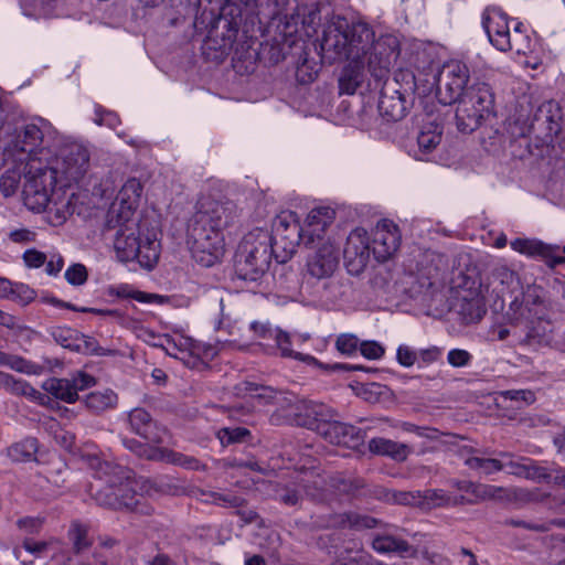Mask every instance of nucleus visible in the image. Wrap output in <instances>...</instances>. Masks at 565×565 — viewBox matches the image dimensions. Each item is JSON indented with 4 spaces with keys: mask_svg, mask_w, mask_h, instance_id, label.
<instances>
[{
    "mask_svg": "<svg viewBox=\"0 0 565 565\" xmlns=\"http://www.w3.org/2000/svg\"><path fill=\"white\" fill-rule=\"evenodd\" d=\"M140 183L132 179L120 190V202L113 204L107 213L105 230H116L114 248L120 262L137 260L148 270L152 269L160 256V242L157 231L150 228L147 218H136L131 195L135 200L141 195Z\"/></svg>",
    "mask_w": 565,
    "mask_h": 565,
    "instance_id": "nucleus-1",
    "label": "nucleus"
},
{
    "mask_svg": "<svg viewBox=\"0 0 565 565\" xmlns=\"http://www.w3.org/2000/svg\"><path fill=\"white\" fill-rule=\"evenodd\" d=\"M256 7H239L237 3H225L218 14L204 7L202 13L194 20L196 32L206 31L201 46L202 55L206 61L220 63L230 53L238 32L246 39L257 38V33L265 38L269 21L265 24Z\"/></svg>",
    "mask_w": 565,
    "mask_h": 565,
    "instance_id": "nucleus-2",
    "label": "nucleus"
},
{
    "mask_svg": "<svg viewBox=\"0 0 565 565\" xmlns=\"http://www.w3.org/2000/svg\"><path fill=\"white\" fill-rule=\"evenodd\" d=\"M238 209L232 201L202 200L188 226L192 257L204 267L214 265L224 250L223 232L238 222Z\"/></svg>",
    "mask_w": 565,
    "mask_h": 565,
    "instance_id": "nucleus-3",
    "label": "nucleus"
},
{
    "mask_svg": "<svg viewBox=\"0 0 565 565\" xmlns=\"http://www.w3.org/2000/svg\"><path fill=\"white\" fill-rule=\"evenodd\" d=\"M97 475L100 483L92 484L90 491L98 505L142 515L152 513L143 498L157 491L151 480L136 478L129 468L107 461L98 462Z\"/></svg>",
    "mask_w": 565,
    "mask_h": 565,
    "instance_id": "nucleus-4",
    "label": "nucleus"
},
{
    "mask_svg": "<svg viewBox=\"0 0 565 565\" xmlns=\"http://www.w3.org/2000/svg\"><path fill=\"white\" fill-rule=\"evenodd\" d=\"M374 41V32L366 23L350 25L345 19L339 18L326 25L320 49L323 58L349 61L343 71H363L369 49Z\"/></svg>",
    "mask_w": 565,
    "mask_h": 565,
    "instance_id": "nucleus-5",
    "label": "nucleus"
},
{
    "mask_svg": "<svg viewBox=\"0 0 565 565\" xmlns=\"http://www.w3.org/2000/svg\"><path fill=\"white\" fill-rule=\"evenodd\" d=\"M334 215L331 207L322 206L311 210L303 225L297 220L280 217L274 226L270 243L277 263H287L300 243L305 247H315L316 239H322V234L333 223Z\"/></svg>",
    "mask_w": 565,
    "mask_h": 565,
    "instance_id": "nucleus-6",
    "label": "nucleus"
},
{
    "mask_svg": "<svg viewBox=\"0 0 565 565\" xmlns=\"http://www.w3.org/2000/svg\"><path fill=\"white\" fill-rule=\"evenodd\" d=\"M271 235L257 230L244 236L235 258V273L239 279L256 281L268 269L274 253Z\"/></svg>",
    "mask_w": 565,
    "mask_h": 565,
    "instance_id": "nucleus-7",
    "label": "nucleus"
},
{
    "mask_svg": "<svg viewBox=\"0 0 565 565\" xmlns=\"http://www.w3.org/2000/svg\"><path fill=\"white\" fill-rule=\"evenodd\" d=\"M23 185V200L28 209L42 212L52 204L56 206L52 198L55 186L61 185L56 171L50 164L42 166L36 159L28 162Z\"/></svg>",
    "mask_w": 565,
    "mask_h": 565,
    "instance_id": "nucleus-8",
    "label": "nucleus"
},
{
    "mask_svg": "<svg viewBox=\"0 0 565 565\" xmlns=\"http://www.w3.org/2000/svg\"><path fill=\"white\" fill-rule=\"evenodd\" d=\"M457 104V128L469 134L478 129L482 120L493 111L494 96L487 83H476L469 86Z\"/></svg>",
    "mask_w": 565,
    "mask_h": 565,
    "instance_id": "nucleus-9",
    "label": "nucleus"
},
{
    "mask_svg": "<svg viewBox=\"0 0 565 565\" xmlns=\"http://www.w3.org/2000/svg\"><path fill=\"white\" fill-rule=\"evenodd\" d=\"M507 319L514 328V334L521 344L529 347H539L548 343L551 340V326L548 321L543 320L537 311L529 306V300L515 298L507 311Z\"/></svg>",
    "mask_w": 565,
    "mask_h": 565,
    "instance_id": "nucleus-10",
    "label": "nucleus"
},
{
    "mask_svg": "<svg viewBox=\"0 0 565 565\" xmlns=\"http://www.w3.org/2000/svg\"><path fill=\"white\" fill-rule=\"evenodd\" d=\"M320 20L318 10L308 9L306 6L296 4L290 12H276L269 19L268 32L276 29L280 36L276 39H292L303 31L305 35L316 33V24Z\"/></svg>",
    "mask_w": 565,
    "mask_h": 565,
    "instance_id": "nucleus-11",
    "label": "nucleus"
},
{
    "mask_svg": "<svg viewBox=\"0 0 565 565\" xmlns=\"http://www.w3.org/2000/svg\"><path fill=\"white\" fill-rule=\"evenodd\" d=\"M50 166L56 171L61 186H68L71 182H77L87 172L88 150L78 143L67 145L60 150Z\"/></svg>",
    "mask_w": 565,
    "mask_h": 565,
    "instance_id": "nucleus-12",
    "label": "nucleus"
},
{
    "mask_svg": "<svg viewBox=\"0 0 565 565\" xmlns=\"http://www.w3.org/2000/svg\"><path fill=\"white\" fill-rule=\"evenodd\" d=\"M322 234V239H316L312 254L307 258L306 274L315 279H324L333 275L339 265L340 248L330 238Z\"/></svg>",
    "mask_w": 565,
    "mask_h": 565,
    "instance_id": "nucleus-13",
    "label": "nucleus"
},
{
    "mask_svg": "<svg viewBox=\"0 0 565 565\" xmlns=\"http://www.w3.org/2000/svg\"><path fill=\"white\" fill-rule=\"evenodd\" d=\"M412 105L411 94L401 87V82L396 76L393 81L384 83L379 102V111L384 119L387 121L402 120Z\"/></svg>",
    "mask_w": 565,
    "mask_h": 565,
    "instance_id": "nucleus-14",
    "label": "nucleus"
},
{
    "mask_svg": "<svg viewBox=\"0 0 565 565\" xmlns=\"http://www.w3.org/2000/svg\"><path fill=\"white\" fill-rule=\"evenodd\" d=\"M398 55V39L392 34L382 35L369 49L365 68L367 71H390Z\"/></svg>",
    "mask_w": 565,
    "mask_h": 565,
    "instance_id": "nucleus-15",
    "label": "nucleus"
},
{
    "mask_svg": "<svg viewBox=\"0 0 565 565\" xmlns=\"http://www.w3.org/2000/svg\"><path fill=\"white\" fill-rule=\"evenodd\" d=\"M43 141V134L41 129L34 124H28L20 130H17L15 136L6 147V153L11 156L17 161L28 160L30 162L34 158L35 150Z\"/></svg>",
    "mask_w": 565,
    "mask_h": 565,
    "instance_id": "nucleus-16",
    "label": "nucleus"
},
{
    "mask_svg": "<svg viewBox=\"0 0 565 565\" xmlns=\"http://www.w3.org/2000/svg\"><path fill=\"white\" fill-rule=\"evenodd\" d=\"M371 247L365 233L353 231L343 249L344 266L349 274L358 276L367 265Z\"/></svg>",
    "mask_w": 565,
    "mask_h": 565,
    "instance_id": "nucleus-17",
    "label": "nucleus"
},
{
    "mask_svg": "<svg viewBox=\"0 0 565 565\" xmlns=\"http://www.w3.org/2000/svg\"><path fill=\"white\" fill-rule=\"evenodd\" d=\"M482 25L489 41L501 52L513 49L510 36L509 18L499 9H486L482 14Z\"/></svg>",
    "mask_w": 565,
    "mask_h": 565,
    "instance_id": "nucleus-18",
    "label": "nucleus"
},
{
    "mask_svg": "<svg viewBox=\"0 0 565 565\" xmlns=\"http://www.w3.org/2000/svg\"><path fill=\"white\" fill-rule=\"evenodd\" d=\"M563 111L561 106L548 100L540 105L533 116L530 127L533 131L543 134L544 139L553 140L562 131Z\"/></svg>",
    "mask_w": 565,
    "mask_h": 565,
    "instance_id": "nucleus-19",
    "label": "nucleus"
},
{
    "mask_svg": "<svg viewBox=\"0 0 565 565\" xmlns=\"http://www.w3.org/2000/svg\"><path fill=\"white\" fill-rule=\"evenodd\" d=\"M401 235L397 226L390 221L379 222L370 244L371 250L379 262H386L398 249Z\"/></svg>",
    "mask_w": 565,
    "mask_h": 565,
    "instance_id": "nucleus-20",
    "label": "nucleus"
},
{
    "mask_svg": "<svg viewBox=\"0 0 565 565\" xmlns=\"http://www.w3.org/2000/svg\"><path fill=\"white\" fill-rule=\"evenodd\" d=\"M443 73H395L401 82V87L405 92L418 97L428 96L431 93L443 95L441 75Z\"/></svg>",
    "mask_w": 565,
    "mask_h": 565,
    "instance_id": "nucleus-21",
    "label": "nucleus"
},
{
    "mask_svg": "<svg viewBox=\"0 0 565 565\" xmlns=\"http://www.w3.org/2000/svg\"><path fill=\"white\" fill-rule=\"evenodd\" d=\"M297 409L299 411L296 413L297 424L315 429L320 435H322L324 425L327 426L333 418L338 417L334 409L321 403L303 401L297 406Z\"/></svg>",
    "mask_w": 565,
    "mask_h": 565,
    "instance_id": "nucleus-22",
    "label": "nucleus"
},
{
    "mask_svg": "<svg viewBox=\"0 0 565 565\" xmlns=\"http://www.w3.org/2000/svg\"><path fill=\"white\" fill-rule=\"evenodd\" d=\"M397 529L390 524V527L374 534L371 546L379 554H394L399 557H416L417 548L406 540L395 535L391 530Z\"/></svg>",
    "mask_w": 565,
    "mask_h": 565,
    "instance_id": "nucleus-23",
    "label": "nucleus"
},
{
    "mask_svg": "<svg viewBox=\"0 0 565 565\" xmlns=\"http://www.w3.org/2000/svg\"><path fill=\"white\" fill-rule=\"evenodd\" d=\"M322 436L331 444L356 449L364 443V431L353 425L342 423L335 418L324 425Z\"/></svg>",
    "mask_w": 565,
    "mask_h": 565,
    "instance_id": "nucleus-24",
    "label": "nucleus"
},
{
    "mask_svg": "<svg viewBox=\"0 0 565 565\" xmlns=\"http://www.w3.org/2000/svg\"><path fill=\"white\" fill-rule=\"evenodd\" d=\"M128 422L135 434L152 444L163 443L168 434L167 429L159 426L151 415L141 407H136L129 412Z\"/></svg>",
    "mask_w": 565,
    "mask_h": 565,
    "instance_id": "nucleus-25",
    "label": "nucleus"
},
{
    "mask_svg": "<svg viewBox=\"0 0 565 565\" xmlns=\"http://www.w3.org/2000/svg\"><path fill=\"white\" fill-rule=\"evenodd\" d=\"M510 245L518 253L530 257H542L551 268L565 264V256L556 255L559 249L557 245L545 244L535 238H515Z\"/></svg>",
    "mask_w": 565,
    "mask_h": 565,
    "instance_id": "nucleus-26",
    "label": "nucleus"
},
{
    "mask_svg": "<svg viewBox=\"0 0 565 565\" xmlns=\"http://www.w3.org/2000/svg\"><path fill=\"white\" fill-rule=\"evenodd\" d=\"M333 524L342 529L354 531L387 529L390 524L382 520L359 512H344L334 516Z\"/></svg>",
    "mask_w": 565,
    "mask_h": 565,
    "instance_id": "nucleus-27",
    "label": "nucleus"
},
{
    "mask_svg": "<svg viewBox=\"0 0 565 565\" xmlns=\"http://www.w3.org/2000/svg\"><path fill=\"white\" fill-rule=\"evenodd\" d=\"M276 36H280L279 32L276 29H271V34L265 36V43H260L257 57L263 67H275L285 58L282 43L290 39H276Z\"/></svg>",
    "mask_w": 565,
    "mask_h": 565,
    "instance_id": "nucleus-28",
    "label": "nucleus"
},
{
    "mask_svg": "<svg viewBox=\"0 0 565 565\" xmlns=\"http://www.w3.org/2000/svg\"><path fill=\"white\" fill-rule=\"evenodd\" d=\"M469 82L468 73H446L441 79L443 95H438L444 104L458 103L463 97Z\"/></svg>",
    "mask_w": 565,
    "mask_h": 565,
    "instance_id": "nucleus-29",
    "label": "nucleus"
},
{
    "mask_svg": "<svg viewBox=\"0 0 565 565\" xmlns=\"http://www.w3.org/2000/svg\"><path fill=\"white\" fill-rule=\"evenodd\" d=\"M369 450L374 455L387 456L399 462L405 461L411 454V448L406 444L382 437L372 438L369 441Z\"/></svg>",
    "mask_w": 565,
    "mask_h": 565,
    "instance_id": "nucleus-30",
    "label": "nucleus"
},
{
    "mask_svg": "<svg viewBox=\"0 0 565 565\" xmlns=\"http://www.w3.org/2000/svg\"><path fill=\"white\" fill-rule=\"evenodd\" d=\"M117 402V394L109 388L90 392L83 398L85 407L90 413L96 415H99L108 409L115 408Z\"/></svg>",
    "mask_w": 565,
    "mask_h": 565,
    "instance_id": "nucleus-31",
    "label": "nucleus"
},
{
    "mask_svg": "<svg viewBox=\"0 0 565 565\" xmlns=\"http://www.w3.org/2000/svg\"><path fill=\"white\" fill-rule=\"evenodd\" d=\"M338 85L340 95L365 94L371 90L367 73H340Z\"/></svg>",
    "mask_w": 565,
    "mask_h": 565,
    "instance_id": "nucleus-32",
    "label": "nucleus"
},
{
    "mask_svg": "<svg viewBox=\"0 0 565 565\" xmlns=\"http://www.w3.org/2000/svg\"><path fill=\"white\" fill-rule=\"evenodd\" d=\"M42 388L62 402L72 404L78 399L70 379L51 377L43 382Z\"/></svg>",
    "mask_w": 565,
    "mask_h": 565,
    "instance_id": "nucleus-33",
    "label": "nucleus"
},
{
    "mask_svg": "<svg viewBox=\"0 0 565 565\" xmlns=\"http://www.w3.org/2000/svg\"><path fill=\"white\" fill-rule=\"evenodd\" d=\"M302 492L308 495H315L309 489V480L301 479L300 483L296 486L277 484L275 489V499L288 507L298 505L302 499Z\"/></svg>",
    "mask_w": 565,
    "mask_h": 565,
    "instance_id": "nucleus-34",
    "label": "nucleus"
},
{
    "mask_svg": "<svg viewBox=\"0 0 565 565\" xmlns=\"http://www.w3.org/2000/svg\"><path fill=\"white\" fill-rule=\"evenodd\" d=\"M443 126L436 121L424 124L417 136L418 149L422 153H430L440 143Z\"/></svg>",
    "mask_w": 565,
    "mask_h": 565,
    "instance_id": "nucleus-35",
    "label": "nucleus"
},
{
    "mask_svg": "<svg viewBox=\"0 0 565 565\" xmlns=\"http://www.w3.org/2000/svg\"><path fill=\"white\" fill-rule=\"evenodd\" d=\"M234 390L235 394L238 396L249 395L259 399L264 404L273 403L278 394V391L270 386L258 385L248 381L236 384Z\"/></svg>",
    "mask_w": 565,
    "mask_h": 565,
    "instance_id": "nucleus-36",
    "label": "nucleus"
},
{
    "mask_svg": "<svg viewBox=\"0 0 565 565\" xmlns=\"http://www.w3.org/2000/svg\"><path fill=\"white\" fill-rule=\"evenodd\" d=\"M525 461L524 463L510 462L509 465L514 469L513 473L536 482H551L552 473L547 468L537 465L531 459H525Z\"/></svg>",
    "mask_w": 565,
    "mask_h": 565,
    "instance_id": "nucleus-37",
    "label": "nucleus"
},
{
    "mask_svg": "<svg viewBox=\"0 0 565 565\" xmlns=\"http://www.w3.org/2000/svg\"><path fill=\"white\" fill-rule=\"evenodd\" d=\"M36 451L38 440L30 437L11 445L7 449V455L12 461L25 462L34 460Z\"/></svg>",
    "mask_w": 565,
    "mask_h": 565,
    "instance_id": "nucleus-38",
    "label": "nucleus"
},
{
    "mask_svg": "<svg viewBox=\"0 0 565 565\" xmlns=\"http://www.w3.org/2000/svg\"><path fill=\"white\" fill-rule=\"evenodd\" d=\"M273 338L275 339L276 345L280 350V355L282 358H291V359L307 361V362L315 361V358H312L310 355H305L300 352H297V351H294L292 349H290L291 339H290L289 333H287L282 330H279V329H275V333H274Z\"/></svg>",
    "mask_w": 565,
    "mask_h": 565,
    "instance_id": "nucleus-39",
    "label": "nucleus"
},
{
    "mask_svg": "<svg viewBox=\"0 0 565 565\" xmlns=\"http://www.w3.org/2000/svg\"><path fill=\"white\" fill-rule=\"evenodd\" d=\"M68 536L76 553H82L92 545V541L88 537V527L77 521L72 522Z\"/></svg>",
    "mask_w": 565,
    "mask_h": 565,
    "instance_id": "nucleus-40",
    "label": "nucleus"
},
{
    "mask_svg": "<svg viewBox=\"0 0 565 565\" xmlns=\"http://www.w3.org/2000/svg\"><path fill=\"white\" fill-rule=\"evenodd\" d=\"M6 392L13 394V395L32 397L34 399H38L41 404H45V401L50 399L49 396L43 395L42 393L36 391L34 387H32L29 383H26L25 381L15 379L14 376H12Z\"/></svg>",
    "mask_w": 565,
    "mask_h": 565,
    "instance_id": "nucleus-41",
    "label": "nucleus"
},
{
    "mask_svg": "<svg viewBox=\"0 0 565 565\" xmlns=\"http://www.w3.org/2000/svg\"><path fill=\"white\" fill-rule=\"evenodd\" d=\"M460 315L466 323H473L486 315V308L479 298L463 299L460 305Z\"/></svg>",
    "mask_w": 565,
    "mask_h": 565,
    "instance_id": "nucleus-42",
    "label": "nucleus"
},
{
    "mask_svg": "<svg viewBox=\"0 0 565 565\" xmlns=\"http://www.w3.org/2000/svg\"><path fill=\"white\" fill-rule=\"evenodd\" d=\"M124 446L135 452L139 457H145L147 459H167L170 460V455L168 457L164 456L166 450L161 449H152L147 445L139 443L136 439H124Z\"/></svg>",
    "mask_w": 565,
    "mask_h": 565,
    "instance_id": "nucleus-43",
    "label": "nucleus"
},
{
    "mask_svg": "<svg viewBox=\"0 0 565 565\" xmlns=\"http://www.w3.org/2000/svg\"><path fill=\"white\" fill-rule=\"evenodd\" d=\"M465 465L484 475H491L503 469L502 462L492 458L468 457L465 460Z\"/></svg>",
    "mask_w": 565,
    "mask_h": 565,
    "instance_id": "nucleus-44",
    "label": "nucleus"
},
{
    "mask_svg": "<svg viewBox=\"0 0 565 565\" xmlns=\"http://www.w3.org/2000/svg\"><path fill=\"white\" fill-rule=\"evenodd\" d=\"M504 488L491 486V484H482L476 483L471 490L472 500H476V504L486 501V500H499L502 499V493L504 492Z\"/></svg>",
    "mask_w": 565,
    "mask_h": 565,
    "instance_id": "nucleus-45",
    "label": "nucleus"
},
{
    "mask_svg": "<svg viewBox=\"0 0 565 565\" xmlns=\"http://www.w3.org/2000/svg\"><path fill=\"white\" fill-rule=\"evenodd\" d=\"M249 436L250 431L245 427H225L217 431V438L223 446L243 443Z\"/></svg>",
    "mask_w": 565,
    "mask_h": 565,
    "instance_id": "nucleus-46",
    "label": "nucleus"
},
{
    "mask_svg": "<svg viewBox=\"0 0 565 565\" xmlns=\"http://www.w3.org/2000/svg\"><path fill=\"white\" fill-rule=\"evenodd\" d=\"M500 395L504 399H509L516 403V408L529 406L535 402V394L531 390H509L503 391Z\"/></svg>",
    "mask_w": 565,
    "mask_h": 565,
    "instance_id": "nucleus-47",
    "label": "nucleus"
},
{
    "mask_svg": "<svg viewBox=\"0 0 565 565\" xmlns=\"http://www.w3.org/2000/svg\"><path fill=\"white\" fill-rule=\"evenodd\" d=\"M51 302L54 305L64 307L66 309L73 310V311L90 312V313L98 315V316H109V317H114L116 319L122 318V315L120 313V311H118L116 309H97V308H87V307L79 308L70 302H63L57 299H52Z\"/></svg>",
    "mask_w": 565,
    "mask_h": 565,
    "instance_id": "nucleus-48",
    "label": "nucleus"
},
{
    "mask_svg": "<svg viewBox=\"0 0 565 565\" xmlns=\"http://www.w3.org/2000/svg\"><path fill=\"white\" fill-rule=\"evenodd\" d=\"M211 502L230 508H242L246 504V500L242 497L235 495L233 493H220V492H210Z\"/></svg>",
    "mask_w": 565,
    "mask_h": 565,
    "instance_id": "nucleus-49",
    "label": "nucleus"
},
{
    "mask_svg": "<svg viewBox=\"0 0 565 565\" xmlns=\"http://www.w3.org/2000/svg\"><path fill=\"white\" fill-rule=\"evenodd\" d=\"M422 498L433 508L446 507L451 503V498L444 490L439 489L426 490Z\"/></svg>",
    "mask_w": 565,
    "mask_h": 565,
    "instance_id": "nucleus-50",
    "label": "nucleus"
},
{
    "mask_svg": "<svg viewBox=\"0 0 565 565\" xmlns=\"http://www.w3.org/2000/svg\"><path fill=\"white\" fill-rule=\"evenodd\" d=\"M87 269L83 264H73L65 271V279L74 286L84 285L87 280Z\"/></svg>",
    "mask_w": 565,
    "mask_h": 565,
    "instance_id": "nucleus-51",
    "label": "nucleus"
},
{
    "mask_svg": "<svg viewBox=\"0 0 565 565\" xmlns=\"http://www.w3.org/2000/svg\"><path fill=\"white\" fill-rule=\"evenodd\" d=\"M429 68L430 71H462L467 70V65L457 58H443L439 56L437 61H431Z\"/></svg>",
    "mask_w": 565,
    "mask_h": 565,
    "instance_id": "nucleus-52",
    "label": "nucleus"
},
{
    "mask_svg": "<svg viewBox=\"0 0 565 565\" xmlns=\"http://www.w3.org/2000/svg\"><path fill=\"white\" fill-rule=\"evenodd\" d=\"M337 349L344 354H351L356 351L359 339L353 334H342L337 339Z\"/></svg>",
    "mask_w": 565,
    "mask_h": 565,
    "instance_id": "nucleus-53",
    "label": "nucleus"
},
{
    "mask_svg": "<svg viewBox=\"0 0 565 565\" xmlns=\"http://www.w3.org/2000/svg\"><path fill=\"white\" fill-rule=\"evenodd\" d=\"M448 363L454 367H462L469 364L471 354L461 349H452L447 355Z\"/></svg>",
    "mask_w": 565,
    "mask_h": 565,
    "instance_id": "nucleus-54",
    "label": "nucleus"
},
{
    "mask_svg": "<svg viewBox=\"0 0 565 565\" xmlns=\"http://www.w3.org/2000/svg\"><path fill=\"white\" fill-rule=\"evenodd\" d=\"M361 354L370 360H377L383 356L384 348L375 341H365L360 345Z\"/></svg>",
    "mask_w": 565,
    "mask_h": 565,
    "instance_id": "nucleus-55",
    "label": "nucleus"
},
{
    "mask_svg": "<svg viewBox=\"0 0 565 565\" xmlns=\"http://www.w3.org/2000/svg\"><path fill=\"white\" fill-rule=\"evenodd\" d=\"M42 525L43 519L39 516H24L17 521V526L29 534L38 533Z\"/></svg>",
    "mask_w": 565,
    "mask_h": 565,
    "instance_id": "nucleus-56",
    "label": "nucleus"
},
{
    "mask_svg": "<svg viewBox=\"0 0 565 565\" xmlns=\"http://www.w3.org/2000/svg\"><path fill=\"white\" fill-rule=\"evenodd\" d=\"M12 295L15 296L22 305H28L35 298V291L23 284H15L12 289Z\"/></svg>",
    "mask_w": 565,
    "mask_h": 565,
    "instance_id": "nucleus-57",
    "label": "nucleus"
},
{
    "mask_svg": "<svg viewBox=\"0 0 565 565\" xmlns=\"http://www.w3.org/2000/svg\"><path fill=\"white\" fill-rule=\"evenodd\" d=\"M4 365L22 373H31L33 367V365L30 362L25 361L23 358L9 354H7Z\"/></svg>",
    "mask_w": 565,
    "mask_h": 565,
    "instance_id": "nucleus-58",
    "label": "nucleus"
},
{
    "mask_svg": "<svg viewBox=\"0 0 565 565\" xmlns=\"http://www.w3.org/2000/svg\"><path fill=\"white\" fill-rule=\"evenodd\" d=\"M70 380L72 381V385L76 394H78L79 391L86 390L95 384V379L84 372H78Z\"/></svg>",
    "mask_w": 565,
    "mask_h": 565,
    "instance_id": "nucleus-59",
    "label": "nucleus"
},
{
    "mask_svg": "<svg viewBox=\"0 0 565 565\" xmlns=\"http://www.w3.org/2000/svg\"><path fill=\"white\" fill-rule=\"evenodd\" d=\"M396 358H397L398 363L406 367L414 365L416 362V359H417L416 352L413 351L407 345H401L397 349Z\"/></svg>",
    "mask_w": 565,
    "mask_h": 565,
    "instance_id": "nucleus-60",
    "label": "nucleus"
},
{
    "mask_svg": "<svg viewBox=\"0 0 565 565\" xmlns=\"http://www.w3.org/2000/svg\"><path fill=\"white\" fill-rule=\"evenodd\" d=\"M23 259L29 267L38 268L45 263L46 256L44 253H41L39 250L29 249L24 253Z\"/></svg>",
    "mask_w": 565,
    "mask_h": 565,
    "instance_id": "nucleus-61",
    "label": "nucleus"
},
{
    "mask_svg": "<svg viewBox=\"0 0 565 565\" xmlns=\"http://www.w3.org/2000/svg\"><path fill=\"white\" fill-rule=\"evenodd\" d=\"M505 523L508 525H511V526H514V527H524L526 530L535 531V532H547V531H550V525H547V524L530 523V522H525L523 520L510 519V520H507Z\"/></svg>",
    "mask_w": 565,
    "mask_h": 565,
    "instance_id": "nucleus-62",
    "label": "nucleus"
},
{
    "mask_svg": "<svg viewBox=\"0 0 565 565\" xmlns=\"http://www.w3.org/2000/svg\"><path fill=\"white\" fill-rule=\"evenodd\" d=\"M71 333H72V330L61 329V328H57L52 331V335L55 339V341L64 348L71 347V343H70Z\"/></svg>",
    "mask_w": 565,
    "mask_h": 565,
    "instance_id": "nucleus-63",
    "label": "nucleus"
},
{
    "mask_svg": "<svg viewBox=\"0 0 565 565\" xmlns=\"http://www.w3.org/2000/svg\"><path fill=\"white\" fill-rule=\"evenodd\" d=\"M95 113H96V118L94 119V121L99 126L100 125L111 126L113 122L115 121V115L113 113L102 110L100 107H97L95 109Z\"/></svg>",
    "mask_w": 565,
    "mask_h": 565,
    "instance_id": "nucleus-64",
    "label": "nucleus"
}]
</instances>
